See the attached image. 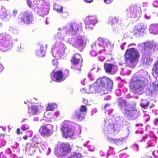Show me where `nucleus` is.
<instances>
[{
  "label": "nucleus",
  "instance_id": "1",
  "mask_svg": "<svg viewBox=\"0 0 158 158\" xmlns=\"http://www.w3.org/2000/svg\"><path fill=\"white\" fill-rule=\"evenodd\" d=\"M80 26L79 23H70L59 28L58 30L59 31L55 36L56 41L52 49V51H55L56 53H57L58 51H60L61 53L63 52V51H64L66 47L64 44L61 42L66 38L67 35H74L77 32Z\"/></svg>",
  "mask_w": 158,
  "mask_h": 158
},
{
  "label": "nucleus",
  "instance_id": "2",
  "mask_svg": "<svg viewBox=\"0 0 158 158\" xmlns=\"http://www.w3.org/2000/svg\"><path fill=\"white\" fill-rule=\"evenodd\" d=\"M140 51L142 52V61L144 66L147 67L152 63L153 59L151 58L152 53L158 50V45L154 42L140 43L138 45Z\"/></svg>",
  "mask_w": 158,
  "mask_h": 158
},
{
  "label": "nucleus",
  "instance_id": "3",
  "mask_svg": "<svg viewBox=\"0 0 158 158\" xmlns=\"http://www.w3.org/2000/svg\"><path fill=\"white\" fill-rule=\"evenodd\" d=\"M113 83L109 78L104 77L97 80L89 88L90 93L92 94L98 92L100 95L108 94L111 91Z\"/></svg>",
  "mask_w": 158,
  "mask_h": 158
},
{
  "label": "nucleus",
  "instance_id": "4",
  "mask_svg": "<svg viewBox=\"0 0 158 158\" xmlns=\"http://www.w3.org/2000/svg\"><path fill=\"white\" fill-rule=\"evenodd\" d=\"M143 74L140 75L136 73L130 83V88L131 91L135 94H141L143 92L146 82L149 75L147 72L145 71Z\"/></svg>",
  "mask_w": 158,
  "mask_h": 158
},
{
  "label": "nucleus",
  "instance_id": "5",
  "mask_svg": "<svg viewBox=\"0 0 158 158\" xmlns=\"http://www.w3.org/2000/svg\"><path fill=\"white\" fill-rule=\"evenodd\" d=\"M110 104H106L104 106V108L105 110V113L108 114L110 116V118L114 121V123L115 126L117 125V127H123V126H126V131L129 132V128H130L129 123L126 120L122 117L119 116L112 117L110 115L112 112L113 110L112 109H110Z\"/></svg>",
  "mask_w": 158,
  "mask_h": 158
},
{
  "label": "nucleus",
  "instance_id": "6",
  "mask_svg": "<svg viewBox=\"0 0 158 158\" xmlns=\"http://www.w3.org/2000/svg\"><path fill=\"white\" fill-rule=\"evenodd\" d=\"M102 130L107 140H110L112 136L117 133L118 131L114 125V121L110 118V116L104 119Z\"/></svg>",
  "mask_w": 158,
  "mask_h": 158
},
{
  "label": "nucleus",
  "instance_id": "7",
  "mask_svg": "<svg viewBox=\"0 0 158 158\" xmlns=\"http://www.w3.org/2000/svg\"><path fill=\"white\" fill-rule=\"evenodd\" d=\"M139 56L138 50L135 48H131L127 49L124 56L127 66L134 68L135 66V62Z\"/></svg>",
  "mask_w": 158,
  "mask_h": 158
},
{
  "label": "nucleus",
  "instance_id": "8",
  "mask_svg": "<svg viewBox=\"0 0 158 158\" xmlns=\"http://www.w3.org/2000/svg\"><path fill=\"white\" fill-rule=\"evenodd\" d=\"M77 23L80 24V26L77 32L74 35L75 37V47L77 48L79 50L81 51L83 50L86 44L87 41H89V40L87 36L78 35L79 32H82L81 27V23L79 22H75L73 23Z\"/></svg>",
  "mask_w": 158,
  "mask_h": 158
},
{
  "label": "nucleus",
  "instance_id": "9",
  "mask_svg": "<svg viewBox=\"0 0 158 158\" xmlns=\"http://www.w3.org/2000/svg\"><path fill=\"white\" fill-rule=\"evenodd\" d=\"M73 123L69 121H65L61 124L60 129L65 138L73 137L75 134L74 127H72Z\"/></svg>",
  "mask_w": 158,
  "mask_h": 158
},
{
  "label": "nucleus",
  "instance_id": "10",
  "mask_svg": "<svg viewBox=\"0 0 158 158\" xmlns=\"http://www.w3.org/2000/svg\"><path fill=\"white\" fill-rule=\"evenodd\" d=\"M12 43L5 34H0V50L3 52H6L11 48Z\"/></svg>",
  "mask_w": 158,
  "mask_h": 158
},
{
  "label": "nucleus",
  "instance_id": "11",
  "mask_svg": "<svg viewBox=\"0 0 158 158\" xmlns=\"http://www.w3.org/2000/svg\"><path fill=\"white\" fill-rule=\"evenodd\" d=\"M125 111L126 117L130 120L136 119L139 116L135 106L126 107Z\"/></svg>",
  "mask_w": 158,
  "mask_h": 158
},
{
  "label": "nucleus",
  "instance_id": "12",
  "mask_svg": "<svg viewBox=\"0 0 158 158\" xmlns=\"http://www.w3.org/2000/svg\"><path fill=\"white\" fill-rule=\"evenodd\" d=\"M39 131L43 137H49L52 135L53 132L52 126L50 124L42 125L39 128Z\"/></svg>",
  "mask_w": 158,
  "mask_h": 158
},
{
  "label": "nucleus",
  "instance_id": "13",
  "mask_svg": "<svg viewBox=\"0 0 158 158\" xmlns=\"http://www.w3.org/2000/svg\"><path fill=\"white\" fill-rule=\"evenodd\" d=\"M20 19L21 22L25 25L32 23L34 18L32 13L30 11H25L21 14Z\"/></svg>",
  "mask_w": 158,
  "mask_h": 158
},
{
  "label": "nucleus",
  "instance_id": "14",
  "mask_svg": "<svg viewBox=\"0 0 158 158\" xmlns=\"http://www.w3.org/2000/svg\"><path fill=\"white\" fill-rule=\"evenodd\" d=\"M87 109L86 106L81 105L79 109L75 110L73 114L74 118L81 121L84 118L87 112Z\"/></svg>",
  "mask_w": 158,
  "mask_h": 158
},
{
  "label": "nucleus",
  "instance_id": "15",
  "mask_svg": "<svg viewBox=\"0 0 158 158\" xmlns=\"http://www.w3.org/2000/svg\"><path fill=\"white\" fill-rule=\"evenodd\" d=\"M69 73V70H66L64 74L62 71L59 70L56 72H52L51 73L50 76L52 79L54 81L60 82L64 80L65 79Z\"/></svg>",
  "mask_w": 158,
  "mask_h": 158
},
{
  "label": "nucleus",
  "instance_id": "16",
  "mask_svg": "<svg viewBox=\"0 0 158 158\" xmlns=\"http://www.w3.org/2000/svg\"><path fill=\"white\" fill-rule=\"evenodd\" d=\"M97 22L96 16H89L86 17L85 19V29L87 31L92 30Z\"/></svg>",
  "mask_w": 158,
  "mask_h": 158
},
{
  "label": "nucleus",
  "instance_id": "17",
  "mask_svg": "<svg viewBox=\"0 0 158 158\" xmlns=\"http://www.w3.org/2000/svg\"><path fill=\"white\" fill-rule=\"evenodd\" d=\"M140 8L135 6H131L127 10L126 15L129 18H136L139 17L140 12Z\"/></svg>",
  "mask_w": 158,
  "mask_h": 158
},
{
  "label": "nucleus",
  "instance_id": "18",
  "mask_svg": "<svg viewBox=\"0 0 158 158\" xmlns=\"http://www.w3.org/2000/svg\"><path fill=\"white\" fill-rule=\"evenodd\" d=\"M71 150V148L69 144L63 143L58 144L57 152L59 156H64L70 152Z\"/></svg>",
  "mask_w": 158,
  "mask_h": 158
},
{
  "label": "nucleus",
  "instance_id": "19",
  "mask_svg": "<svg viewBox=\"0 0 158 158\" xmlns=\"http://www.w3.org/2000/svg\"><path fill=\"white\" fill-rule=\"evenodd\" d=\"M148 88L147 93H148L149 95L155 97L158 94V84L151 83Z\"/></svg>",
  "mask_w": 158,
  "mask_h": 158
},
{
  "label": "nucleus",
  "instance_id": "20",
  "mask_svg": "<svg viewBox=\"0 0 158 158\" xmlns=\"http://www.w3.org/2000/svg\"><path fill=\"white\" fill-rule=\"evenodd\" d=\"M98 42L99 46L104 48L99 51L98 53L100 54L105 52L107 50V48L110 45V42L106 39L99 38L98 40Z\"/></svg>",
  "mask_w": 158,
  "mask_h": 158
},
{
  "label": "nucleus",
  "instance_id": "21",
  "mask_svg": "<svg viewBox=\"0 0 158 158\" xmlns=\"http://www.w3.org/2000/svg\"><path fill=\"white\" fill-rule=\"evenodd\" d=\"M81 58V56L79 54H75L71 60L73 63V65L71 68L74 69H75L80 70L81 69V65L79 63Z\"/></svg>",
  "mask_w": 158,
  "mask_h": 158
},
{
  "label": "nucleus",
  "instance_id": "22",
  "mask_svg": "<svg viewBox=\"0 0 158 158\" xmlns=\"http://www.w3.org/2000/svg\"><path fill=\"white\" fill-rule=\"evenodd\" d=\"M7 11L3 6H2L0 8V18L3 21L8 22L11 18V15L8 14Z\"/></svg>",
  "mask_w": 158,
  "mask_h": 158
},
{
  "label": "nucleus",
  "instance_id": "23",
  "mask_svg": "<svg viewBox=\"0 0 158 158\" xmlns=\"http://www.w3.org/2000/svg\"><path fill=\"white\" fill-rule=\"evenodd\" d=\"M104 68L106 73L111 74L115 73L118 70L117 66L114 64H105Z\"/></svg>",
  "mask_w": 158,
  "mask_h": 158
},
{
  "label": "nucleus",
  "instance_id": "24",
  "mask_svg": "<svg viewBox=\"0 0 158 158\" xmlns=\"http://www.w3.org/2000/svg\"><path fill=\"white\" fill-rule=\"evenodd\" d=\"M42 107L40 105H36L29 108L28 113L30 115H36L39 114L42 110Z\"/></svg>",
  "mask_w": 158,
  "mask_h": 158
},
{
  "label": "nucleus",
  "instance_id": "25",
  "mask_svg": "<svg viewBox=\"0 0 158 158\" xmlns=\"http://www.w3.org/2000/svg\"><path fill=\"white\" fill-rule=\"evenodd\" d=\"M146 28V26L143 23L139 24L134 28L133 32L137 35H142Z\"/></svg>",
  "mask_w": 158,
  "mask_h": 158
},
{
  "label": "nucleus",
  "instance_id": "26",
  "mask_svg": "<svg viewBox=\"0 0 158 158\" xmlns=\"http://www.w3.org/2000/svg\"><path fill=\"white\" fill-rule=\"evenodd\" d=\"M110 140H107L110 141L111 143L114 144L115 145L118 146L121 145L126 142L127 139V137L125 138H120L116 139H113L111 137Z\"/></svg>",
  "mask_w": 158,
  "mask_h": 158
},
{
  "label": "nucleus",
  "instance_id": "27",
  "mask_svg": "<svg viewBox=\"0 0 158 158\" xmlns=\"http://www.w3.org/2000/svg\"><path fill=\"white\" fill-rule=\"evenodd\" d=\"M118 102L119 107L121 109L125 111V108L127 107H130V105H127L126 101L122 97L118 98Z\"/></svg>",
  "mask_w": 158,
  "mask_h": 158
},
{
  "label": "nucleus",
  "instance_id": "28",
  "mask_svg": "<svg viewBox=\"0 0 158 158\" xmlns=\"http://www.w3.org/2000/svg\"><path fill=\"white\" fill-rule=\"evenodd\" d=\"M150 137L152 139L149 140L147 142V148L151 146H154L156 144L157 137L155 135L152 133L150 134Z\"/></svg>",
  "mask_w": 158,
  "mask_h": 158
},
{
  "label": "nucleus",
  "instance_id": "29",
  "mask_svg": "<svg viewBox=\"0 0 158 158\" xmlns=\"http://www.w3.org/2000/svg\"><path fill=\"white\" fill-rule=\"evenodd\" d=\"M150 32L154 35L158 34V24L151 25L149 29Z\"/></svg>",
  "mask_w": 158,
  "mask_h": 158
},
{
  "label": "nucleus",
  "instance_id": "30",
  "mask_svg": "<svg viewBox=\"0 0 158 158\" xmlns=\"http://www.w3.org/2000/svg\"><path fill=\"white\" fill-rule=\"evenodd\" d=\"M46 48H44L42 45H41L40 47V49L37 50L36 52V55L40 57L44 56L45 54V50Z\"/></svg>",
  "mask_w": 158,
  "mask_h": 158
},
{
  "label": "nucleus",
  "instance_id": "31",
  "mask_svg": "<svg viewBox=\"0 0 158 158\" xmlns=\"http://www.w3.org/2000/svg\"><path fill=\"white\" fill-rule=\"evenodd\" d=\"M110 21L109 23L111 24V26L112 27L119 26L118 23V19L117 18L115 17H110Z\"/></svg>",
  "mask_w": 158,
  "mask_h": 158
},
{
  "label": "nucleus",
  "instance_id": "32",
  "mask_svg": "<svg viewBox=\"0 0 158 158\" xmlns=\"http://www.w3.org/2000/svg\"><path fill=\"white\" fill-rule=\"evenodd\" d=\"M52 56L54 57H55L56 59H61L62 57L64 54V51H63L62 53L60 52V51H58L57 53H55V51H52Z\"/></svg>",
  "mask_w": 158,
  "mask_h": 158
},
{
  "label": "nucleus",
  "instance_id": "33",
  "mask_svg": "<svg viewBox=\"0 0 158 158\" xmlns=\"http://www.w3.org/2000/svg\"><path fill=\"white\" fill-rule=\"evenodd\" d=\"M149 104V102L147 100H142V102L140 103V106L143 109H146L148 108Z\"/></svg>",
  "mask_w": 158,
  "mask_h": 158
},
{
  "label": "nucleus",
  "instance_id": "34",
  "mask_svg": "<svg viewBox=\"0 0 158 158\" xmlns=\"http://www.w3.org/2000/svg\"><path fill=\"white\" fill-rule=\"evenodd\" d=\"M53 9L58 13H60L62 12V7L58 4H54L53 5Z\"/></svg>",
  "mask_w": 158,
  "mask_h": 158
},
{
  "label": "nucleus",
  "instance_id": "35",
  "mask_svg": "<svg viewBox=\"0 0 158 158\" xmlns=\"http://www.w3.org/2000/svg\"><path fill=\"white\" fill-rule=\"evenodd\" d=\"M57 107V105L54 103H50L47 107L46 110L48 111H53Z\"/></svg>",
  "mask_w": 158,
  "mask_h": 158
},
{
  "label": "nucleus",
  "instance_id": "36",
  "mask_svg": "<svg viewBox=\"0 0 158 158\" xmlns=\"http://www.w3.org/2000/svg\"><path fill=\"white\" fill-rule=\"evenodd\" d=\"M9 31L11 34L14 35H17L19 33V30L16 28L15 27L13 26H10Z\"/></svg>",
  "mask_w": 158,
  "mask_h": 158
},
{
  "label": "nucleus",
  "instance_id": "37",
  "mask_svg": "<svg viewBox=\"0 0 158 158\" xmlns=\"http://www.w3.org/2000/svg\"><path fill=\"white\" fill-rule=\"evenodd\" d=\"M67 41L75 47L74 44H75V38H69L67 39Z\"/></svg>",
  "mask_w": 158,
  "mask_h": 158
},
{
  "label": "nucleus",
  "instance_id": "38",
  "mask_svg": "<svg viewBox=\"0 0 158 158\" xmlns=\"http://www.w3.org/2000/svg\"><path fill=\"white\" fill-rule=\"evenodd\" d=\"M109 148H110L108 151V152L106 156L107 158L109 157L110 154H111L113 156L115 155V153L114 151V148L110 147H109Z\"/></svg>",
  "mask_w": 158,
  "mask_h": 158
},
{
  "label": "nucleus",
  "instance_id": "39",
  "mask_svg": "<svg viewBox=\"0 0 158 158\" xmlns=\"http://www.w3.org/2000/svg\"><path fill=\"white\" fill-rule=\"evenodd\" d=\"M153 70L156 73L158 74V61L154 63Z\"/></svg>",
  "mask_w": 158,
  "mask_h": 158
},
{
  "label": "nucleus",
  "instance_id": "40",
  "mask_svg": "<svg viewBox=\"0 0 158 158\" xmlns=\"http://www.w3.org/2000/svg\"><path fill=\"white\" fill-rule=\"evenodd\" d=\"M112 27V31L116 33H118L120 30L119 26L114 27Z\"/></svg>",
  "mask_w": 158,
  "mask_h": 158
},
{
  "label": "nucleus",
  "instance_id": "41",
  "mask_svg": "<svg viewBox=\"0 0 158 158\" xmlns=\"http://www.w3.org/2000/svg\"><path fill=\"white\" fill-rule=\"evenodd\" d=\"M73 158H81L82 156L81 154L77 152H74L72 156Z\"/></svg>",
  "mask_w": 158,
  "mask_h": 158
},
{
  "label": "nucleus",
  "instance_id": "42",
  "mask_svg": "<svg viewBox=\"0 0 158 158\" xmlns=\"http://www.w3.org/2000/svg\"><path fill=\"white\" fill-rule=\"evenodd\" d=\"M29 128V126L27 124H25L22 125L21 127V129L23 131L28 130Z\"/></svg>",
  "mask_w": 158,
  "mask_h": 158
},
{
  "label": "nucleus",
  "instance_id": "43",
  "mask_svg": "<svg viewBox=\"0 0 158 158\" xmlns=\"http://www.w3.org/2000/svg\"><path fill=\"white\" fill-rule=\"evenodd\" d=\"M24 49V46L22 44H20L18 46L17 49V51L19 52H21Z\"/></svg>",
  "mask_w": 158,
  "mask_h": 158
},
{
  "label": "nucleus",
  "instance_id": "44",
  "mask_svg": "<svg viewBox=\"0 0 158 158\" xmlns=\"http://www.w3.org/2000/svg\"><path fill=\"white\" fill-rule=\"evenodd\" d=\"M89 141H88L87 142L85 143H84L83 145L85 147H87L89 148V150L90 151H93L94 150V148H89L90 145L89 144Z\"/></svg>",
  "mask_w": 158,
  "mask_h": 158
},
{
  "label": "nucleus",
  "instance_id": "45",
  "mask_svg": "<svg viewBox=\"0 0 158 158\" xmlns=\"http://www.w3.org/2000/svg\"><path fill=\"white\" fill-rule=\"evenodd\" d=\"M132 148L136 151L138 152L139 150L138 145L136 144H134L132 145Z\"/></svg>",
  "mask_w": 158,
  "mask_h": 158
},
{
  "label": "nucleus",
  "instance_id": "46",
  "mask_svg": "<svg viewBox=\"0 0 158 158\" xmlns=\"http://www.w3.org/2000/svg\"><path fill=\"white\" fill-rule=\"evenodd\" d=\"M115 93L116 95L118 96H121L122 94L121 90L119 89H116L115 91Z\"/></svg>",
  "mask_w": 158,
  "mask_h": 158
},
{
  "label": "nucleus",
  "instance_id": "47",
  "mask_svg": "<svg viewBox=\"0 0 158 158\" xmlns=\"http://www.w3.org/2000/svg\"><path fill=\"white\" fill-rule=\"evenodd\" d=\"M18 13V10H17L15 9L13 10L11 13V15L14 17L16 16V15Z\"/></svg>",
  "mask_w": 158,
  "mask_h": 158
},
{
  "label": "nucleus",
  "instance_id": "48",
  "mask_svg": "<svg viewBox=\"0 0 158 158\" xmlns=\"http://www.w3.org/2000/svg\"><path fill=\"white\" fill-rule=\"evenodd\" d=\"M152 154L155 158L158 157V150H155L152 152Z\"/></svg>",
  "mask_w": 158,
  "mask_h": 158
},
{
  "label": "nucleus",
  "instance_id": "49",
  "mask_svg": "<svg viewBox=\"0 0 158 158\" xmlns=\"http://www.w3.org/2000/svg\"><path fill=\"white\" fill-rule=\"evenodd\" d=\"M100 154V156H107V153L106 152H104L103 151H101L99 152Z\"/></svg>",
  "mask_w": 158,
  "mask_h": 158
},
{
  "label": "nucleus",
  "instance_id": "50",
  "mask_svg": "<svg viewBox=\"0 0 158 158\" xmlns=\"http://www.w3.org/2000/svg\"><path fill=\"white\" fill-rule=\"evenodd\" d=\"M40 148L44 151L46 150L47 149L45 145L41 143L40 144Z\"/></svg>",
  "mask_w": 158,
  "mask_h": 158
},
{
  "label": "nucleus",
  "instance_id": "51",
  "mask_svg": "<svg viewBox=\"0 0 158 158\" xmlns=\"http://www.w3.org/2000/svg\"><path fill=\"white\" fill-rule=\"evenodd\" d=\"M56 59H53L52 60V64L53 65L57 66L58 64V62Z\"/></svg>",
  "mask_w": 158,
  "mask_h": 158
},
{
  "label": "nucleus",
  "instance_id": "52",
  "mask_svg": "<svg viewBox=\"0 0 158 158\" xmlns=\"http://www.w3.org/2000/svg\"><path fill=\"white\" fill-rule=\"evenodd\" d=\"M153 123L156 127H158V117L154 119Z\"/></svg>",
  "mask_w": 158,
  "mask_h": 158
},
{
  "label": "nucleus",
  "instance_id": "53",
  "mask_svg": "<svg viewBox=\"0 0 158 158\" xmlns=\"http://www.w3.org/2000/svg\"><path fill=\"white\" fill-rule=\"evenodd\" d=\"M27 134L29 137H31L33 135V131L31 130L29 131H27Z\"/></svg>",
  "mask_w": 158,
  "mask_h": 158
},
{
  "label": "nucleus",
  "instance_id": "54",
  "mask_svg": "<svg viewBox=\"0 0 158 158\" xmlns=\"http://www.w3.org/2000/svg\"><path fill=\"white\" fill-rule=\"evenodd\" d=\"M90 54L92 56H95L97 55V53L94 50H92L90 52Z\"/></svg>",
  "mask_w": 158,
  "mask_h": 158
},
{
  "label": "nucleus",
  "instance_id": "55",
  "mask_svg": "<svg viewBox=\"0 0 158 158\" xmlns=\"http://www.w3.org/2000/svg\"><path fill=\"white\" fill-rule=\"evenodd\" d=\"M127 156H128L126 153L122 154L119 156L120 158H126Z\"/></svg>",
  "mask_w": 158,
  "mask_h": 158
},
{
  "label": "nucleus",
  "instance_id": "56",
  "mask_svg": "<svg viewBox=\"0 0 158 158\" xmlns=\"http://www.w3.org/2000/svg\"><path fill=\"white\" fill-rule=\"evenodd\" d=\"M148 135H146L145 136L143 137L142 139L140 140V142H144L146 139L148 138Z\"/></svg>",
  "mask_w": 158,
  "mask_h": 158
},
{
  "label": "nucleus",
  "instance_id": "57",
  "mask_svg": "<svg viewBox=\"0 0 158 158\" xmlns=\"http://www.w3.org/2000/svg\"><path fill=\"white\" fill-rule=\"evenodd\" d=\"M126 42H124L123 43H122L120 45V48L122 50H123L124 49V47L126 45Z\"/></svg>",
  "mask_w": 158,
  "mask_h": 158
},
{
  "label": "nucleus",
  "instance_id": "58",
  "mask_svg": "<svg viewBox=\"0 0 158 158\" xmlns=\"http://www.w3.org/2000/svg\"><path fill=\"white\" fill-rule=\"evenodd\" d=\"M153 5L156 7H158V1L157 0L154 1L153 3Z\"/></svg>",
  "mask_w": 158,
  "mask_h": 158
},
{
  "label": "nucleus",
  "instance_id": "59",
  "mask_svg": "<svg viewBox=\"0 0 158 158\" xmlns=\"http://www.w3.org/2000/svg\"><path fill=\"white\" fill-rule=\"evenodd\" d=\"M111 97L110 95H107L105 96L104 98V100H109L111 99Z\"/></svg>",
  "mask_w": 158,
  "mask_h": 158
},
{
  "label": "nucleus",
  "instance_id": "60",
  "mask_svg": "<svg viewBox=\"0 0 158 158\" xmlns=\"http://www.w3.org/2000/svg\"><path fill=\"white\" fill-rule=\"evenodd\" d=\"M83 102L84 104L87 105H90V104L88 102V100L86 99H83Z\"/></svg>",
  "mask_w": 158,
  "mask_h": 158
},
{
  "label": "nucleus",
  "instance_id": "61",
  "mask_svg": "<svg viewBox=\"0 0 158 158\" xmlns=\"http://www.w3.org/2000/svg\"><path fill=\"white\" fill-rule=\"evenodd\" d=\"M135 133L136 134H142L143 133V131L142 130H138L135 131Z\"/></svg>",
  "mask_w": 158,
  "mask_h": 158
},
{
  "label": "nucleus",
  "instance_id": "62",
  "mask_svg": "<svg viewBox=\"0 0 158 158\" xmlns=\"http://www.w3.org/2000/svg\"><path fill=\"white\" fill-rule=\"evenodd\" d=\"M144 118L146 121H147L149 119V116L148 114H145L144 115Z\"/></svg>",
  "mask_w": 158,
  "mask_h": 158
},
{
  "label": "nucleus",
  "instance_id": "63",
  "mask_svg": "<svg viewBox=\"0 0 158 158\" xmlns=\"http://www.w3.org/2000/svg\"><path fill=\"white\" fill-rule=\"evenodd\" d=\"M104 2L106 4H110V3L112 2V0H104Z\"/></svg>",
  "mask_w": 158,
  "mask_h": 158
},
{
  "label": "nucleus",
  "instance_id": "64",
  "mask_svg": "<svg viewBox=\"0 0 158 158\" xmlns=\"http://www.w3.org/2000/svg\"><path fill=\"white\" fill-rule=\"evenodd\" d=\"M98 59L101 61H103L105 59V58L103 56H101L98 57Z\"/></svg>",
  "mask_w": 158,
  "mask_h": 158
}]
</instances>
